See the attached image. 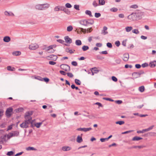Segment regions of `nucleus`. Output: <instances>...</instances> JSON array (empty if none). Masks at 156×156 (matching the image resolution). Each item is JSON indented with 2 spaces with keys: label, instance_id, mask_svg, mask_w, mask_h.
I'll list each match as a JSON object with an SVG mask.
<instances>
[{
  "label": "nucleus",
  "instance_id": "1",
  "mask_svg": "<svg viewBox=\"0 0 156 156\" xmlns=\"http://www.w3.org/2000/svg\"><path fill=\"white\" fill-rule=\"evenodd\" d=\"M33 114V112L32 111H28L24 115V118L28 122H30L31 124L32 123L33 121L32 120V117L31 116Z\"/></svg>",
  "mask_w": 156,
  "mask_h": 156
},
{
  "label": "nucleus",
  "instance_id": "2",
  "mask_svg": "<svg viewBox=\"0 0 156 156\" xmlns=\"http://www.w3.org/2000/svg\"><path fill=\"white\" fill-rule=\"evenodd\" d=\"M49 6V4L46 3L45 4L37 5L35 6V8L36 9L39 10H44L48 8Z\"/></svg>",
  "mask_w": 156,
  "mask_h": 156
},
{
  "label": "nucleus",
  "instance_id": "3",
  "mask_svg": "<svg viewBox=\"0 0 156 156\" xmlns=\"http://www.w3.org/2000/svg\"><path fill=\"white\" fill-rule=\"evenodd\" d=\"M19 135V132L18 131H15L10 133L7 135L8 139H10L12 137L18 136Z\"/></svg>",
  "mask_w": 156,
  "mask_h": 156
},
{
  "label": "nucleus",
  "instance_id": "4",
  "mask_svg": "<svg viewBox=\"0 0 156 156\" xmlns=\"http://www.w3.org/2000/svg\"><path fill=\"white\" fill-rule=\"evenodd\" d=\"M30 124H31V122L25 120L20 125V126L22 128H27L29 127V125Z\"/></svg>",
  "mask_w": 156,
  "mask_h": 156
},
{
  "label": "nucleus",
  "instance_id": "5",
  "mask_svg": "<svg viewBox=\"0 0 156 156\" xmlns=\"http://www.w3.org/2000/svg\"><path fill=\"white\" fill-rule=\"evenodd\" d=\"M61 68L66 71H70V67L68 65L66 64L61 65L60 66Z\"/></svg>",
  "mask_w": 156,
  "mask_h": 156
},
{
  "label": "nucleus",
  "instance_id": "6",
  "mask_svg": "<svg viewBox=\"0 0 156 156\" xmlns=\"http://www.w3.org/2000/svg\"><path fill=\"white\" fill-rule=\"evenodd\" d=\"M137 20L140 19L143 15V13L140 11H137L134 13Z\"/></svg>",
  "mask_w": 156,
  "mask_h": 156
},
{
  "label": "nucleus",
  "instance_id": "7",
  "mask_svg": "<svg viewBox=\"0 0 156 156\" xmlns=\"http://www.w3.org/2000/svg\"><path fill=\"white\" fill-rule=\"evenodd\" d=\"M127 18L128 20L131 21H134L137 20L134 13H133L129 15L127 17Z\"/></svg>",
  "mask_w": 156,
  "mask_h": 156
},
{
  "label": "nucleus",
  "instance_id": "8",
  "mask_svg": "<svg viewBox=\"0 0 156 156\" xmlns=\"http://www.w3.org/2000/svg\"><path fill=\"white\" fill-rule=\"evenodd\" d=\"M38 47V45L36 44H32L29 46V48L30 50L36 49Z\"/></svg>",
  "mask_w": 156,
  "mask_h": 156
},
{
  "label": "nucleus",
  "instance_id": "9",
  "mask_svg": "<svg viewBox=\"0 0 156 156\" xmlns=\"http://www.w3.org/2000/svg\"><path fill=\"white\" fill-rule=\"evenodd\" d=\"M47 58L49 60L55 61L57 59L58 57L57 55H51L50 56H47Z\"/></svg>",
  "mask_w": 156,
  "mask_h": 156
},
{
  "label": "nucleus",
  "instance_id": "10",
  "mask_svg": "<svg viewBox=\"0 0 156 156\" xmlns=\"http://www.w3.org/2000/svg\"><path fill=\"white\" fill-rule=\"evenodd\" d=\"M12 108H9L7 109L5 113L7 116L9 117L11 116V113L12 111Z\"/></svg>",
  "mask_w": 156,
  "mask_h": 156
},
{
  "label": "nucleus",
  "instance_id": "11",
  "mask_svg": "<svg viewBox=\"0 0 156 156\" xmlns=\"http://www.w3.org/2000/svg\"><path fill=\"white\" fill-rule=\"evenodd\" d=\"M92 129V128H78L77 129V130L78 131H83L85 132H86L88 131H89L91 130Z\"/></svg>",
  "mask_w": 156,
  "mask_h": 156
},
{
  "label": "nucleus",
  "instance_id": "12",
  "mask_svg": "<svg viewBox=\"0 0 156 156\" xmlns=\"http://www.w3.org/2000/svg\"><path fill=\"white\" fill-rule=\"evenodd\" d=\"M46 51L49 53H53L55 50L53 49V46L51 45L48 47Z\"/></svg>",
  "mask_w": 156,
  "mask_h": 156
},
{
  "label": "nucleus",
  "instance_id": "13",
  "mask_svg": "<svg viewBox=\"0 0 156 156\" xmlns=\"http://www.w3.org/2000/svg\"><path fill=\"white\" fill-rule=\"evenodd\" d=\"M129 58V54L128 53H125L123 55L122 59L124 61L126 62L128 60Z\"/></svg>",
  "mask_w": 156,
  "mask_h": 156
},
{
  "label": "nucleus",
  "instance_id": "14",
  "mask_svg": "<svg viewBox=\"0 0 156 156\" xmlns=\"http://www.w3.org/2000/svg\"><path fill=\"white\" fill-rule=\"evenodd\" d=\"M71 148L69 146H63L62 147V150L64 151H66L70 150Z\"/></svg>",
  "mask_w": 156,
  "mask_h": 156
},
{
  "label": "nucleus",
  "instance_id": "15",
  "mask_svg": "<svg viewBox=\"0 0 156 156\" xmlns=\"http://www.w3.org/2000/svg\"><path fill=\"white\" fill-rule=\"evenodd\" d=\"M107 27L105 26H104L103 28V29L101 31V34L103 35H106L108 34L107 31Z\"/></svg>",
  "mask_w": 156,
  "mask_h": 156
},
{
  "label": "nucleus",
  "instance_id": "16",
  "mask_svg": "<svg viewBox=\"0 0 156 156\" xmlns=\"http://www.w3.org/2000/svg\"><path fill=\"white\" fill-rule=\"evenodd\" d=\"M64 39L66 43L70 44L72 43V39L69 36H66L64 37Z\"/></svg>",
  "mask_w": 156,
  "mask_h": 156
},
{
  "label": "nucleus",
  "instance_id": "17",
  "mask_svg": "<svg viewBox=\"0 0 156 156\" xmlns=\"http://www.w3.org/2000/svg\"><path fill=\"white\" fill-rule=\"evenodd\" d=\"M1 141L2 142V144H3L5 142H6L8 140V138L7 139L6 135L1 136Z\"/></svg>",
  "mask_w": 156,
  "mask_h": 156
},
{
  "label": "nucleus",
  "instance_id": "18",
  "mask_svg": "<svg viewBox=\"0 0 156 156\" xmlns=\"http://www.w3.org/2000/svg\"><path fill=\"white\" fill-rule=\"evenodd\" d=\"M3 40L5 42H9L10 41L11 38L9 37L6 36L4 37Z\"/></svg>",
  "mask_w": 156,
  "mask_h": 156
},
{
  "label": "nucleus",
  "instance_id": "19",
  "mask_svg": "<svg viewBox=\"0 0 156 156\" xmlns=\"http://www.w3.org/2000/svg\"><path fill=\"white\" fill-rule=\"evenodd\" d=\"M94 23V21L91 20H86V25L87 26L89 25H92Z\"/></svg>",
  "mask_w": 156,
  "mask_h": 156
},
{
  "label": "nucleus",
  "instance_id": "20",
  "mask_svg": "<svg viewBox=\"0 0 156 156\" xmlns=\"http://www.w3.org/2000/svg\"><path fill=\"white\" fill-rule=\"evenodd\" d=\"M142 139L143 138L142 137L137 136H135L132 138V140L133 141H136L139 140H142Z\"/></svg>",
  "mask_w": 156,
  "mask_h": 156
},
{
  "label": "nucleus",
  "instance_id": "21",
  "mask_svg": "<svg viewBox=\"0 0 156 156\" xmlns=\"http://www.w3.org/2000/svg\"><path fill=\"white\" fill-rule=\"evenodd\" d=\"M133 28V27L131 26H127L125 27V29L126 32H129L132 30Z\"/></svg>",
  "mask_w": 156,
  "mask_h": 156
},
{
  "label": "nucleus",
  "instance_id": "22",
  "mask_svg": "<svg viewBox=\"0 0 156 156\" xmlns=\"http://www.w3.org/2000/svg\"><path fill=\"white\" fill-rule=\"evenodd\" d=\"M83 139L82 138V137L80 136H77L76 139V141L78 143H80L83 141Z\"/></svg>",
  "mask_w": 156,
  "mask_h": 156
},
{
  "label": "nucleus",
  "instance_id": "23",
  "mask_svg": "<svg viewBox=\"0 0 156 156\" xmlns=\"http://www.w3.org/2000/svg\"><path fill=\"white\" fill-rule=\"evenodd\" d=\"M156 65V61H154L151 62L149 64V66L151 67H154Z\"/></svg>",
  "mask_w": 156,
  "mask_h": 156
},
{
  "label": "nucleus",
  "instance_id": "24",
  "mask_svg": "<svg viewBox=\"0 0 156 156\" xmlns=\"http://www.w3.org/2000/svg\"><path fill=\"white\" fill-rule=\"evenodd\" d=\"M80 24L84 25L85 26H87L86 25V20H81L80 21Z\"/></svg>",
  "mask_w": 156,
  "mask_h": 156
},
{
  "label": "nucleus",
  "instance_id": "25",
  "mask_svg": "<svg viewBox=\"0 0 156 156\" xmlns=\"http://www.w3.org/2000/svg\"><path fill=\"white\" fill-rule=\"evenodd\" d=\"M21 54V53L20 51H16L12 53V54L13 55L15 56H19Z\"/></svg>",
  "mask_w": 156,
  "mask_h": 156
},
{
  "label": "nucleus",
  "instance_id": "26",
  "mask_svg": "<svg viewBox=\"0 0 156 156\" xmlns=\"http://www.w3.org/2000/svg\"><path fill=\"white\" fill-rule=\"evenodd\" d=\"M86 14L89 15L90 17H92V15L91 12L88 10H87L85 12Z\"/></svg>",
  "mask_w": 156,
  "mask_h": 156
},
{
  "label": "nucleus",
  "instance_id": "27",
  "mask_svg": "<svg viewBox=\"0 0 156 156\" xmlns=\"http://www.w3.org/2000/svg\"><path fill=\"white\" fill-rule=\"evenodd\" d=\"M75 44L76 45L80 46L81 45L82 42L80 40H77L76 41Z\"/></svg>",
  "mask_w": 156,
  "mask_h": 156
},
{
  "label": "nucleus",
  "instance_id": "28",
  "mask_svg": "<svg viewBox=\"0 0 156 156\" xmlns=\"http://www.w3.org/2000/svg\"><path fill=\"white\" fill-rule=\"evenodd\" d=\"M132 32L134 34H139L140 32L137 29L132 30Z\"/></svg>",
  "mask_w": 156,
  "mask_h": 156
},
{
  "label": "nucleus",
  "instance_id": "29",
  "mask_svg": "<svg viewBox=\"0 0 156 156\" xmlns=\"http://www.w3.org/2000/svg\"><path fill=\"white\" fill-rule=\"evenodd\" d=\"M132 76L134 78H136L139 77V75H138V73L134 72L132 73Z\"/></svg>",
  "mask_w": 156,
  "mask_h": 156
},
{
  "label": "nucleus",
  "instance_id": "30",
  "mask_svg": "<svg viewBox=\"0 0 156 156\" xmlns=\"http://www.w3.org/2000/svg\"><path fill=\"white\" fill-rule=\"evenodd\" d=\"M91 71H93L95 73H97L99 72L98 70L97 69V68L96 67L92 68L91 69Z\"/></svg>",
  "mask_w": 156,
  "mask_h": 156
},
{
  "label": "nucleus",
  "instance_id": "31",
  "mask_svg": "<svg viewBox=\"0 0 156 156\" xmlns=\"http://www.w3.org/2000/svg\"><path fill=\"white\" fill-rule=\"evenodd\" d=\"M5 14L6 16H13V14L12 12H8L6 11L5 12Z\"/></svg>",
  "mask_w": 156,
  "mask_h": 156
},
{
  "label": "nucleus",
  "instance_id": "32",
  "mask_svg": "<svg viewBox=\"0 0 156 156\" xmlns=\"http://www.w3.org/2000/svg\"><path fill=\"white\" fill-rule=\"evenodd\" d=\"M89 47L87 46L84 45L82 47V49L83 51H85L89 49Z\"/></svg>",
  "mask_w": 156,
  "mask_h": 156
},
{
  "label": "nucleus",
  "instance_id": "33",
  "mask_svg": "<svg viewBox=\"0 0 156 156\" xmlns=\"http://www.w3.org/2000/svg\"><path fill=\"white\" fill-rule=\"evenodd\" d=\"M42 124V122L36 123L34 125H35V126L37 128H39L40 127L41 125Z\"/></svg>",
  "mask_w": 156,
  "mask_h": 156
},
{
  "label": "nucleus",
  "instance_id": "34",
  "mask_svg": "<svg viewBox=\"0 0 156 156\" xmlns=\"http://www.w3.org/2000/svg\"><path fill=\"white\" fill-rule=\"evenodd\" d=\"M7 69L8 70L14 71L15 70V68L14 67H12L11 66H9L7 67Z\"/></svg>",
  "mask_w": 156,
  "mask_h": 156
},
{
  "label": "nucleus",
  "instance_id": "35",
  "mask_svg": "<svg viewBox=\"0 0 156 156\" xmlns=\"http://www.w3.org/2000/svg\"><path fill=\"white\" fill-rule=\"evenodd\" d=\"M73 27L72 26H69L67 27V30L68 32H70L73 30Z\"/></svg>",
  "mask_w": 156,
  "mask_h": 156
},
{
  "label": "nucleus",
  "instance_id": "36",
  "mask_svg": "<svg viewBox=\"0 0 156 156\" xmlns=\"http://www.w3.org/2000/svg\"><path fill=\"white\" fill-rule=\"evenodd\" d=\"M139 90L141 92H143L144 90V86H142L139 88Z\"/></svg>",
  "mask_w": 156,
  "mask_h": 156
},
{
  "label": "nucleus",
  "instance_id": "37",
  "mask_svg": "<svg viewBox=\"0 0 156 156\" xmlns=\"http://www.w3.org/2000/svg\"><path fill=\"white\" fill-rule=\"evenodd\" d=\"M26 150L27 151H34L36 150V149L34 147H29L26 148Z\"/></svg>",
  "mask_w": 156,
  "mask_h": 156
},
{
  "label": "nucleus",
  "instance_id": "38",
  "mask_svg": "<svg viewBox=\"0 0 156 156\" xmlns=\"http://www.w3.org/2000/svg\"><path fill=\"white\" fill-rule=\"evenodd\" d=\"M105 2L104 0H99V3L100 5H104L105 4Z\"/></svg>",
  "mask_w": 156,
  "mask_h": 156
},
{
  "label": "nucleus",
  "instance_id": "39",
  "mask_svg": "<svg viewBox=\"0 0 156 156\" xmlns=\"http://www.w3.org/2000/svg\"><path fill=\"white\" fill-rule=\"evenodd\" d=\"M124 122L122 121H117L115 122L116 124H119L120 125L124 124Z\"/></svg>",
  "mask_w": 156,
  "mask_h": 156
},
{
  "label": "nucleus",
  "instance_id": "40",
  "mask_svg": "<svg viewBox=\"0 0 156 156\" xmlns=\"http://www.w3.org/2000/svg\"><path fill=\"white\" fill-rule=\"evenodd\" d=\"M75 83L78 85H80L81 83V81L78 79H75Z\"/></svg>",
  "mask_w": 156,
  "mask_h": 156
},
{
  "label": "nucleus",
  "instance_id": "41",
  "mask_svg": "<svg viewBox=\"0 0 156 156\" xmlns=\"http://www.w3.org/2000/svg\"><path fill=\"white\" fill-rule=\"evenodd\" d=\"M144 147L143 146H134L132 147V148H138L139 149H141L143 148Z\"/></svg>",
  "mask_w": 156,
  "mask_h": 156
},
{
  "label": "nucleus",
  "instance_id": "42",
  "mask_svg": "<svg viewBox=\"0 0 156 156\" xmlns=\"http://www.w3.org/2000/svg\"><path fill=\"white\" fill-rule=\"evenodd\" d=\"M63 11L67 14H69L70 13V11L68 9H66V8L64 9Z\"/></svg>",
  "mask_w": 156,
  "mask_h": 156
},
{
  "label": "nucleus",
  "instance_id": "43",
  "mask_svg": "<svg viewBox=\"0 0 156 156\" xmlns=\"http://www.w3.org/2000/svg\"><path fill=\"white\" fill-rule=\"evenodd\" d=\"M4 112V111L3 109H0V119L3 115Z\"/></svg>",
  "mask_w": 156,
  "mask_h": 156
},
{
  "label": "nucleus",
  "instance_id": "44",
  "mask_svg": "<svg viewBox=\"0 0 156 156\" xmlns=\"http://www.w3.org/2000/svg\"><path fill=\"white\" fill-rule=\"evenodd\" d=\"M14 154V152L12 151H9L8 152L7 154H6V155L8 156H11L12 155H13Z\"/></svg>",
  "mask_w": 156,
  "mask_h": 156
},
{
  "label": "nucleus",
  "instance_id": "45",
  "mask_svg": "<svg viewBox=\"0 0 156 156\" xmlns=\"http://www.w3.org/2000/svg\"><path fill=\"white\" fill-rule=\"evenodd\" d=\"M74 50H73L72 49H66V51L68 52H69L70 54H72L74 53Z\"/></svg>",
  "mask_w": 156,
  "mask_h": 156
},
{
  "label": "nucleus",
  "instance_id": "46",
  "mask_svg": "<svg viewBox=\"0 0 156 156\" xmlns=\"http://www.w3.org/2000/svg\"><path fill=\"white\" fill-rule=\"evenodd\" d=\"M138 7V6L136 4L130 6V8L133 9H136Z\"/></svg>",
  "mask_w": 156,
  "mask_h": 156
},
{
  "label": "nucleus",
  "instance_id": "47",
  "mask_svg": "<svg viewBox=\"0 0 156 156\" xmlns=\"http://www.w3.org/2000/svg\"><path fill=\"white\" fill-rule=\"evenodd\" d=\"M110 10L113 12H116L118 10V9L116 8H113L110 9Z\"/></svg>",
  "mask_w": 156,
  "mask_h": 156
},
{
  "label": "nucleus",
  "instance_id": "48",
  "mask_svg": "<svg viewBox=\"0 0 156 156\" xmlns=\"http://www.w3.org/2000/svg\"><path fill=\"white\" fill-rule=\"evenodd\" d=\"M66 74L67 75V76L69 77L72 78L73 76V74L71 73H68Z\"/></svg>",
  "mask_w": 156,
  "mask_h": 156
},
{
  "label": "nucleus",
  "instance_id": "49",
  "mask_svg": "<svg viewBox=\"0 0 156 156\" xmlns=\"http://www.w3.org/2000/svg\"><path fill=\"white\" fill-rule=\"evenodd\" d=\"M74 8L76 10H80L79 5H74Z\"/></svg>",
  "mask_w": 156,
  "mask_h": 156
},
{
  "label": "nucleus",
  "instance_id": "50",
  "mask_svg": "<svg viewBox=\"0 0 156 156\" xmlns=\"http://www.w3.org/2000/svg\"><path fill=\"white\" fill-rule=\"evenodd\" d=\"M101 16V14L99 13H95V16L96 18H98Z\"/></svg>",
  "mask_w": 156,
  "mask_h": 156
},
{
  "label": "nucleus",
  "instance_id": "51",
  "mask_svg": "<svg viewBox=\"0 0 156 156\" xmlns=\"http://www.w3.org/2000/svg\"><path fill=\"white\" fill-rule=\"evenodd\" d=\"M65 6L66 7L68 8H71L72 7V5L69 3H67L66 4Z\"/></svg>",
  "mask_w": 156,
  "mask_h": 156
},
{
  "label": "nucleus",
  "instance_id": "52",
  "mask_svg": "<svg viewBox=\"0 0 156 156\" xmlns=\"http://www.w3.org/2000/svg\"><path fill=\"white\" fill-rule=\"evenodd\" d=\"M133 131V130H130L127 131H125V132H122V134H126V133H131V132H132Z\"/></svg>",
  "mask_w": 156,
  "mask_h": 156
},
{
  "label": "nucleus",
  "instance_id": "53",
  "mask_svg": "<svg viewBox=\"0 0 156 156\" xmlns=\"http://www.w3.org/2000/svg\"><path fill=\"white\" fill-rule=\"evenodd\" d=\"M154 127V125H152V126H150L149 128L147 129V131H148L152 129Z\"/></svg>",
  "mask_w": 156,
  "mask_h": 156
},
{
  "label": "nucleus",
  "instance_id": "54",
  "mask_svg": "<svg viewBox=\"0 0 156 156\" xmlns=\"http://www.w3.org/2000/svg\"><path fill=\"white\" fill-rule=\"evenodd\" d=\"M100 140L102 142H105V141L108 140L107 138H102L100 139Z\"/></svg>",
  "mask_w": 156,
  "mask_h": 156
},
{
  "label": "nucleus",
  "instance_id": "55",
  "mask_svg": "<svg viewBox=\"0 0 156 156\" xmlns=\"http://www.w3.org/2000/svg\"><path fill=\"white\" fill-rule=\"evenodd\" d=\"M54 10L55 11H58L60 10L59 8V6H56L54 9Z\"/></svg>",
  "mask_w": 156,
  "mask_h": 156
},
{
  "label": "nucleus",
  "instance_id": "56",
  "mask_svg": "<svg viewBox=\"0 0 156 156\" xmlns=\"http://www.w3.org/2000/svg\"><path fill=\"white\" fill-rule=\"evenodd\" d=\"M93 5L94 7H96L98 6V3L96 1H94L93 3Z\"/></svg>",
  "mask_w": 156,
  "mask_h": 156
},
{
  "label": "nucleus",
  "instance_id": "57",
  "mask_svg": "<svg viewBox=\"0 0 156 156\" xmlns=\"http://www.w3.org/2000/svg\"><path fill=\"white\" fill-rule=\"evenodd\" d=\"M115 45L117 47H119L120 44V42L118 41H116L115 42Z\"/></svg>",
  "mask_w": 156,
  "mask_h": 156
},
{
  "label": "nucleus",
  "instance_id": "58",
  "mask_svg": "<svg viewBox=\"0 0 156 156\" xmlns=\"http://www.w3.org/2000/svg\"><path fill=\"white\" fill-rule=\"evenodd\" d=\"M115 62L119 64L121 63V60L119 58H118L115 60Z\"/></svg>",
  "mask_w": 156,
  "mask_h": 156
},
{
  "label": "nucleus",
  "instance_id": "59",
  "mask_svg": "<svg viewBox=\"0 0 156 156\" xmlns=\"http://www.w3.org/2000/svg\"><path fill=\"white\" fill-rule=\"evenodd\" d=\"M107 46L109 48H112V45L111 43L108 42L107 43Z\"/></svg>",
  "mask_w": 156,
  "mask_h": 156
},
{
  "label": "nucleus",
  "instance_id": "60",
  "mask_svg": "<svg viewBox=\"0 0 156 156\" xmlns=\"http://www.w3.org/2000/svg\"><path fill=\"white\" fill-rule=\"evenodd\" d=\"M72 65L74 66H76L77 65V63L76 61H73L71 63Z\"/></svg>",
  "mask_w": 156,
  "mask_h": 156
},
{
  "label": "nucleus",
  "instance_id": "61",
  "mask_svg": "<svg viewBox=\"0 0 156 156\" xmlns=\"http://www.w3.org/2000/svg\"><path fill=\"white\" fill-rule=\"evenodd\" d=\"M57 41L61 44H63L64 42V41L61 39H58L57 40Z\"/></svg>",
  "mask_w": 156,
  "mask_h": 156
},
{
  "label": "nucleus",
  "instance_id": "62",
  "mask_svg": "<svg viewBox=\"0 0 156 156\" xmlns=\"http://www.w3.org/2000/svg\"><path fill=\"white\" fill-rule=\"evenodd\" d=\"M59 73L62 75H65L67 74L65 72L63 71L60 70L59 71Z\"/></svg>",
  "mask_w": 156,
  "mask_h": 156
},
{
  "label": "nucleus",
  "instance_id": "63",
  "mask_svg": "<svg viewBox=\"0 0 156 156\" xmlns=\"http://www.w3.org/2000/svg\"><path fill=\"white\" fill-rule=\"evenodd\" d=\"M82 32L84 33H87V30L86 29H83V28H80Z\"/></svg>",
  "mask_w": 156,
  "mask_h": 156
},
{
  "label": "nucleus",
  "instance_id": "64",
  "mask_svg": "<svg viewBox=\"0 0 156 156\" xmlns=\"http://www.w3.org/2000/svg\"><path fill=\"white\" fill-rule=\"evenodd\" d=\"M112 80L115 82H116L117 81V78L115 76H113L112 77Z\"/></svg>",
  "mask_w": 156,
  "mask_h": 156
}]
</instances>
